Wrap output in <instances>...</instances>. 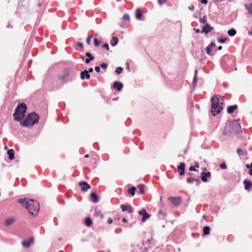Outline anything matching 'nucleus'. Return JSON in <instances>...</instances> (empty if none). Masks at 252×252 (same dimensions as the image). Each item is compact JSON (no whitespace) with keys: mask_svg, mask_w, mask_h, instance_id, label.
<instances>
[{"mask_svg":"<svg viewBox=\"0 0 252 252\" xmlns=\"http://www.w3.org/2000/svg\"><path fill=\"white\" fill-rule=\"evenodd\" d=\"M18 202L25 207L32 215H36L39 209V203L35 200L28 198L19 199Z\"/></svg>","mask_w":252,"mask_h":252,"instance_id":"f257e3e1","label":"nucleus"},{"mask_svg":"<svg viewBox=\"0 0 252 252\" xmlns=\"http://www.w3.org/2000/svg\"><path fill=\"white\" fill-rule=\"evenodd\" d=\"M239 121L240 119H237L227 124L223 131V135L231 136L241 133V126Z\"/></svg>","mask_w":252,"mask_h":252,"instance_id":"f03ea898","label":"nucleus"},{"mask_svg":"<svg viewBox=\"0 0 252 252\" xmlns=\"http://www.w3.org/2000/svg\"><path fill=\"white\" fill-rule=\"evenodd\" d=\"M211 111L212 115L217 116L222 109L223 97L220 95H214L211 98Z\"/></svg>","mask_w":252,"mask_h":252,"instance_id":"7ed1b4c3","label":"nucleus"},{"mask_svg":"<svg viewBox=\"0 0 252 252\" xmlns=\"http://www.w3.org/2000/svg\"><path fill=\"white\" fill-rule=\"evenodd\" d=\"M26 111L27 106L25 103L22 102L19 104L13 115L14 120L18 122H21L24 117Z\"/></svg>","mask_w":252,"mask_h":252,"instance_id":"20e7f679","label":"nucleus"},{"mask_svg":"<svg viewBox=\"0 0 252 252\" xmlns=\"http://www.w3.org/2000/svg\"><path fill=\"white\" fill-rule=\"evenodd\" d=\"M38 121V115L36 113L33 112L29 114L27 117L21 123V125L23 126H31L34 124H37Z\"/></svg>","mask_w":252,"mask_h":252,"instance_id":"39448f33","label":"nucleus"},{"mask_svg":"<svg viewBox=\"0 0 252 252\" xmlns=\"http://www.w3.org/2000/svg\"><path fill=\"white\" fill-rule=\"evenodd\" d=\"M70 69L65 68L62 73L58 75L57 78L59 80L63 81L65 80L70 75Z\"/></svg>","mask_w":252,"mask_h":252,"instance_id":"423d86ee","label":"nucleus"},{"mask_svg":"<svg viewBox=\"0 0 252 252\" xmlns=\"http://www.w3.org/2000/svg\"><path fill=\"white\" fill-rule=\"evenodd\" d=\"M168 199L171 201L175 207L178 206L181 203L182 200L181 196L170 197L168 198Z\"/></svg>","mask_w":252,"mask_h":252,"instance_id":"0eeeda50","label":"nucleus"},{"mask_svg":"<svg viewBox=\"0 0 252 252\" xmlns=\"http://www.w3.org/2000/svg\"><path fill=\"white\" fill-rule=\"evenodd\" d=\"M79 185L81 187V190L83 191H87L91 188V186L85 181L79 182Z\"/></svg>","mask_w":252,"mask_h":252,"instance_id":"6e6552de","label":"nucleus"},{"mask_svg":"<svg viewBox=\"0 0 252 252\" xmlns=\"http://www.w3.org/2000/svg\"><path fill=\"white\" fill-rule=\"evenodd\" d=\"M139 214L142 216V221L145 222V220L150 218V215L147 213L145 209H143L139 212Z\"/></svg>","mask_w":252,"mask_h":252,"instance_id":"1a4fd4ad","label":"nucleus"},{"mask_svg":"<svg viewBox=\"0 0 252 252\" xmlns=\"http://www.w3.org/2000/svg\"><path fill=\"white\" fill-rule=\"evenodd\" d=\"M185 164L184 163H181L177 167V170L180 176H183L185 174Z\"/></svg>","mask_w":252,"mask_h":252,"instance_id":"9d476101","label":"nucleus"},{"mask_svg":"<svg viewBox=\"0 0 252 252\" xmlns=\"http://www.w3.org/2000/svg\"><path fill=\"white\" fill-rule=\"evenodd\" d=\"M33 243V238H30L28 240H25L22 242V245L25 248H28L31 244Z\"/></svg>","mask_w":252,"mask_h":252,"instance_id":"9b49d317","label":"nucleus"},{"mask_svg":"<svg viewBox=\"0 0 252 252\" xmlns=\"http://www.w3.org/2000/svg\"><path fill=\"white\" fill-rule=\"evenodd\" d=\"M238 108L237 105L229 106L227 108V112L229 114H231L234 113L235 110H237Z\"/></svg>","mask_w":252,"mask_h":252,"instance_id":"f8f14e48","label":"nucleus"},{"mask_svg":"<svg viewBox=\"0 0 252 252\" xmlns=\"http://www.w3.org/2000/svg\"><path fill=\"white\" fill-rule=\"evenodd\" d=\"M212 27H211L208 24L206 23L205 25L203 27L202 29L201 32H205V33H208V32H210L212 30Z\"/></svg>","mask_w":252,"mask_h":252,"instance_id":"ddd939ff","label":"nucleus"},{"mask_svg":"<svg viewBox=\"0 0 252 252\" xmlns=\"http://www.w3.org/2000/svg\"><path fill=\"white\" fill-rule=\"evenodd\" d=\"M216 46V44L214 42H211L207 47H206V53L207 54L210 56H212V48Z\"/></svg>","mask_w":252,"mask_h":252,"instance_id":"4468645a","label":"nucleus"},{"mask_svg":"<svg viewBox=\"0 0 252 252\" xmlns=\"http://www.w3.org/2000/svg\"><path fill=\"white\" fill-rule=\"evenodd\" d=\"M81 78L83 80L85 78H87L89 79L90 78V75L89 73V71L86 70H85L83 71H82L80 73Z\"/></svg>","mask_w":252,"mask_h":252,"instance_id":"2eb2a0df","label":"nucleus"},{"mask_svg":"<svg viewBox=\"0 0 252 252\" xmlns=\"http://www.w3.org/2000/svg\"><path fill=\"white\" fill-rule=\"evenodd\" d=\"M114 88L116 89L118 91H121L123 87V84L119 82H115L113 84Z\"/></svg>","mask_w":252,"mask_h":252,"instance_id":"dca6fc26","label":"nucleus"},{"mask_svg":"<svg viewBox=\"0 0 252 252\" xmlns=\"http://www.w3.org/2000/svg\"><path fill=\"white\" fill-rule=\"evenodd\" d=\"M143 16V14L139 8H138L135 10V18L137 20H141L142 17Z\"/></svg>","mask_w":252,"mask_h":252,"instance_id":"f3484780","label":"nucleus"},{"mask_svg":"<svg viewBox=\"0 0 252 252\" xmlns=\"http://www.w3.org/2000/svg\"><path fill=\"white\" fill-rule=\"evenodd\" d=\"M90 196L93 203H96L98 201V197L95 192H92L90 194Z\"/></svg>","mask_w":252,"mask_h":252,"instance_id":"a211bd4d","label":"nucleus"},{"mask_svg":"<svg viewBox=\"0 0 252 252\" xmlns=\"http://www.w3.org/2000/svg\"><path fill=\"white\" fill-rule=\"evenodd\" d=\"M8 158L10 160H13L14 158V151L13 149H10L7 151Z\"/></svg>","mask_w":252,"mask_h":252,"instance_id":"6ab92c4d","label":"nucleus"},{"mask_svg":"<svg viewBox=\"0 0 252 252\" xmlns=\"http://www.w3.org/2000/svg\"><path fill=\"white\" fill-rule=\"evenodd\" d=\"M14 221V220L13 218H10L6 219L4 221V224L6 226H9L11 225L13 222Z\"/></svg>","mask_w":252,"mask_h":252,"instance_id":"aec40b11","label":"nucleus"},{"mask_svg":"<svg viewBox=\"0 0 252 252\" xmlns=\"http://www.w3.org/2000/svg\"><path fill=\"white\" fill-rule=\"evenodd\" d=\"M244 184L245 185V189L246 190H249L252 186V183L249 180H244Z\"/></svg>","mask_w":252,"mask_h":252,"instance_id":"412c9836","label":"nucleus"},{"mask_svg":"<svg viewBox=\"0 0 252 252\" xmlns=\"http://www.w3.org/2000/svg\"><path fill=\"white\" fill-rule=\"evenodd\" d=\"M124 23H128L130 21V17L127 13H125L122 17Z\"/></svg>","mask_w":252,"mask_h":252,"instance_id":"4be33fe9","label":"nucleus"},{"mask_svg":"<svg viewBox=\"0 0 252 252\" xmlns=\"http://www.w3.org/2000/svg\"><path fill=\"white\" fill-rule=\"evenodd\" d=\"M119 41V39L116 37H113L112 39L110 42V44L111 46H115L116 45Z\"/></svg>","mask_w":252,"mask_h":252,"instance_id":"5701e85b","label":"nucleus"},{"mask_svg":"<svg viewBox=\"0 0 252 252\" xmlns=\"http://www.w3.org/2000/svg\"><path fill=\"white\" fill-rule=\"evenodd\" d=\"M144 187L145 185L143 184H141L137 186V188L139 189L140 193L141 194H144L145 193V190L144 189Z\"/></svg>","mask_w":252,"mask_h":252,"instance_id":"b1692460","label":"nucleus"},{"mask_svg":"<svg viewBox=\"0 0 252 252\" xmlns=\"http://www.w3.org/2000/svg\"><path fill=\"white\" fill-rule=\"evenodd\" d=\"M85 225L87 226H90L92 223H93V222L91 219V218L90 217H87L86 219H85Z\"/></svg>","mask_w":252,"mask_h":252,"instance_id":"393cba45","label":"nucleus"},{"mask_svg":"<svg viewBox=\"0 0 252 252\" xmlns=\"http://www.w3.org/2000/svg\"><path fill=\"white\" fill-rule=\"evenodd\" d=\"M228 34L230 36L235 35L236 33V31L234 29H231L227 31Z\"/></svg>","mask_w":252,"mask_h":252,"instance_id":"a878e982","label":"nucleus"},{"mask_svg":"<svg viewBox=\"0 0 252 252\" xmlns=\"http://www.w3.org/2000/svg\"><path fill=\"white\" fill-rule=\"evenodd\" d=\"M210 228L209 226H206L203 228L204 235H208L210 233Z\"/></svg>","mask_w":252,"mask_h":252,"instance_id":"bb28decb","label":"nucleus"},{"mask_svg":"<svg viewBox=\"0 0 252 252\" xmlns=\"http://www.w3.org/2000/svg\"><path fill=\"white\" fill-rule=\"evenodd\" d=\"M136 190V188L135 187H132L130 189H128L127 192L128 193L131 194L132 196H134L135 194V191Z\"/></svg>","mask_w":252,"mask_h":252,"instance_id":"cd10ccee","label":"nucleus"},{"mask_svg":"<svg viewBox=\"0 0 252 252\" xmlns=\"http://www.w3.org/2000/svg\"><path fill=\"white\" fill-rule=\"evenodd\" d=\"M237 153L239 155H247L248 154L247 151L243 152L240 148H238L237 149Z\"/></svg>","mask_w":252,"mask_h":252,"instance_id":"c85d7f7f","label":"nucleus"},{"mask_svg":"<svg viewBox=\"0 0 252 252\" xmlns=\"http://www.w3.org/2000/svg\"><path fill=\"white\" fill-rule=\"evenodd\" d=\"M85 55L91 61L94 59V57L90 52H87Z\"/></svg>","mask_w":252,"mask_h":252,"instance_id":"c756f323","label":"nucleus"},{"mask_svg":"<svg viewBox=\"0 0 252 252\" xmlns=\"http://www.w3.org/2000/svg\"><path fill=\"white\" fill-rule=\"evenodd\" d=\"M199 181L198 179H196V178H191V177L188 178L187 179V182L189 184L191 183L193 181Z\"/></svg>","mask_w":252,"mask_h":252,"instance_id":"7c9ffc66","label":"nucleus"},{"mask_svg":"<svg viewBox=\"0 0 252 252\" xmlns=\"http://www.w3.org/2000/svg\"><path fill=\"white\" fill-rule=\"evenodd\" d=\"M94 215L96 217H99L101 219H102L104 217L103 214L101 213L100 211H97L95 212Z\"/></svg>","mask_w":252,"mask_h":252,"instance_id":"2f4dec72","label":"nucleus"},{"mask_svg":"<svg viewBox=\"0 0 252 252\" xmlns=\"http://www.w3.org/2000/svg\"><path fill=\"white\" fill-rule=\"evenodd\" d=\"M158 215L161 216L162 218H163L167 216V213L166 212H163L161 210H159L158 212Z\"/></svg>","mask_w":252,"mask_h":252,"instance_id":"473e14b6","label":"nucleus"},{"mask_svg":"<svg viewBox=\"0 0 252 252\" xmlns=\"http://www.w3.org/2000/svg\"><path fill=\"white\" fill-rule=\"evenodd\" d=\"M100 44V41L97 38H94V45L96 47H98Z\"/></svg>","mask_w":252,"mask_h":252,"instance_id":"72a5a7b5","label":"nucleus"},{"mask_svg":"<svg viewBox=\"0 0 252 252\" xmlns=\"http://www.w3.org/2000/svg\"><path fill=\"white\" fill-rule=\"evenodd\" d=\"M123 71V68L122 67H118L116 68V72L118 74H120L122 73Z\"/></svg>","mask_w":252,"mask_h":252,"instance_id":"f704fd0d","label":"nucleus"},{"mask_svg":"<svg viewBox=\"0 0 252 252\" xmlns=\"http://www.w3.org/2000/svg\"><path fill=\"white\" fill-rule=\"evenodd\" d=\"M199 22L201 23H206V22H207V17L206 16H204L203 18H200L199 19Z\"/></svg>","mask_w":252,"mask_h":252,"instance_id":"c9c22d12","label":"nucleus"},{"mask_svg":"<svg viewBox=\"0 0 252 252\" xmlns=\"http://www.w3.org/2000/svg\"><path fill=\"white\" fill-rule=\"evenodd\" d=\"M121 208L122 209V211L125 212L127 210V207L125 205H121Z\"/></svg>","mask_w":252,"mask_h":252,"instance_id":"e433bc0d","label":"nucleus"},{"mask_svg":"<svg viewBox=\"0 0 252 252\" xmlns=\"http://www.w3.org/2000/svg\"><path fill=\"white\" fill-rule=\"evenodd\" d=\"M202 175H204L206 177H209L211 174V172H202Z\"/></svg>","mask_w":252,"mask_h":252,"instance_id":"4c0bfd02","label":"nucleus"},{"mask_svg":"<svg viewBox=\"0 0 252 252\" xmlns=\"http://www.w3.org/2000/svg\"><path fill=\"white\" fill-rule=\"evenodd\" d=\"M197 73V70H196L195 71V75H194V79L193 81V84H194V85H196Z\"/></svg>","mask_w":252,"mask_h":252,"instance_id":"58836bf2","label":"nucleus"},{"mask_svg":"<svg viewBox=\"0 0 252 252\" xmlns=\"http://www.w3.org/2000/svg\"><path fill=\"white\" fill-rule=\"evenodd\" d=\"M227 40V38H223V37H221L219 40V42L221 43H224L226 40Z\"/></svg>","mask_w":252,"mask_h":252,"instance_id":"ea45409f","label":"nucleus"},{"mask_svg":"<svg viewBox=\"0 0 252 252\" xmlns=\"http://www.w3.org/2000/svg\"><path fill=\"white\" fill-rule=\"evenodd\" d=\"M91 39H92V36H88V37L87 38L86 42H87V43L88 45H90V44H91Z\"/></svg>","mask_w":252,"mask_h":252,"instance_id":"a19ab883","label":"nucleus"},{"mask_svg":"<svg viewBox=\"0 0 252 252\" xmlns=\"http://www.w3.org/2000/svg\"><path fill=\"white\" fill-rule=\"evenodd\" d=\"M100 66L102 68L105 69L107 67V64L106 63H102L100 64Z\"/></svg>","mask_w":252,"mask_h":252,"instance_id":"79ce46f5","label":"nucleus"},{"mask_svg":"<svg viewBox=\"0 0 252 252\" xmlns=\"http://www.w3.org/2000/svg\"><path fill=\"white\" fill-rule=\"evenodd\" d=\"M201 178V180L204 182H206L207 181V178L204 175H202Z\"/></svg>","mask_w":252,"mask_h":252,"instance_id":"37998d69","label":"nucleus"},{"mask_svg":"<svg viewBox=\"0 0 252 252\" xmlns=\"http://www.w3.org/2000/svg\"><path fill=\"white\" fill-rule=\"evenodd\" d=\"M102 47L104 48H105L107 50H109V46L108 44H107V43L104 44L103 45Z\"/></svg>","mask_w":252,"mask_h":252,"instance_id":"c03bdc74","label":"nucleus"},{"mask_svg":"<svg viewBox=\"0 0 252 252\" xmlns=\"http://www.w3.org/2000/svg\"><path fill=\"white\" fill-rule=\"evenodd\" d=\"M220 167L222 169H226V165L225 163H222L220 164Z\"/></svg>","mask_w":252,"mask_h":252,"instance_id":"a18cd8bd","label":"nucleus"},{"mask_svg":"<svg viewBox=\"0 0 252 252\" xmlns=\"http://www.w3.org/2000/svg\"><path fill=\"white\" fill-rule=\"evenodd\" d=\"M189 171H196L195 167L193 166H190L189 168Z\"/></svg>","mask_w":252,"mask_h":252,"instance_id":"49530a36","label":"nucleus"},{"mask_svg":"<svg viewBox=\"0 0 252 252\" xmlns=\"http://www.w3.org/2000/svg\"><path fill=\"white\" fill-rule=\"evenodd\" d=\"M76 44H77L78 46H80V47H81L82 48H84V45H83V43H81V42H77V43H76Z\"/></svg>","mask_w":252,"mask_h":252,"instance_id":"de8ad7c7","label":"nucleus"},{"mask_svg":"<svg viewBox=\"0 0 252 252\" xmlns=\"http://www.w3.org/2000/svg\"><path fill=\"white\" fill-rule=\"evenodd\" d=\"M128 213L130 214L133 212L132 209L130 206H129L128 208H127Z\"/></svg>","mask_w":252,"mask_h":252,"instance_id":"09e8293b","label":"nucleus"},{"mask_svg":"<svg viewBox=\"0 0 252 252\" xmlns=\"http://www.w3.org/2000/svg\"><path fill=\"white\" fill-rule=\"evenodd\" d=\"M94 69L96 72H100V67L98 66H96L95 67Z\"/></svg>","mask_w":252,"mask_h":252,"instance_id":"8fccbe9b","label":"nucleus"},{"mask_svg":"<svg viewBox=\"0 0 252 252\" xmlns=\"http://www.w3.org/2000/svg\"><path fill=\"white\" fill-rule=\"evenodd\" d=\"M167 0H158V2L159 4H161L165 2Z\"/></svg>","mask_w":252,"mask_h":252,"instance_id":"3c124183","label":"nucleus"},{"mask_svg":"<svg viewBox=\"0 0 252 252\" xmlns=\"http://www.w3.org/2000/svg\"><path fill=\"white\" fill-rule=\"evenodd\" d=\"M108 223H109V224H111L113 222V220L111 218H109L108 219V221H107Z\"/></svg>","mask_w":252,"mask_h":252,"instance_id":"603ef678","label":"nucleus"},{"mask_svg":"<svg viewBox=\"0 0 252 252\" xmlns=\"http://www.w3.org/2000/svg\"><path fill=\"white\" fill-rule=\"evenodd\" d=\"M189 9L190 10H193L194 6L193 5H191L190 6H189Z\"/></svg>","mask_w":252,"mask_h":252,"instance_id":"864d4df0","label":"nucleus"},{"mask_svg":"<svg viewBox=\"0 0 252 252\" xmlns=\"http://www.w3.org/2000/svg\"><path fill=\"white\" fill-rule=\"evenodd\" d=\"M91 61H90L89 58H87L85 60V63L87 64L89 63Z\"/></svg>","mask_w":252,"mask_h":252,"instance_id":"5fc2aeb1","label":"nucleus"},{"mask_svg":"<svg viewBox=\"0 0 252 252\" xmlns=\"http://www.w3.org/2000/svg\"><path fill=\"white\" fill-rule=\"evenodd\" d=\"M201 2L204 4H207L208 2L207 0H201Z\"/></svg>","mask_w":252,"mask_h":252,"instance_id":"6e6d98bb","label":"nucleus"},{"mask_svg":"<svg viewBox=\"0 0 252 252\" xmlns=\"http://www.w3.org/2000/svg\"><path fill=\"white\" fill-rule=\"evenodd\" d=\"M122 220H123V222H124V223H126L127 221V220L125 218H124Z\"/></svg>","mask_w":252,"mask_h":252,"instance_id":"4d7b16f0","label":"nucleus"},{"mask_svg":"<svg viewBox=\"0 0 252 252\" xmlns=\"http://www.w3.org/2000/svg\"><path fill=\"white\" fill-rule=\"evenodd\" d=\"M93 70H94L93 68L92 67H91L89 69V70L88 71H89V72L91 73L93 71Z\"/></svg>","mask_w":252,"mask_h":252,"instance_id":"13d9d810","label":"nucleus"},{"mask_svg":"<svg viewBox=\"0 0 252 252\" xmlns=\"http://www.w3.org/2000/svg\"><path fill=\"white\" fill-rule=\"evenodd\" d=\"M246 167H247V168H248V169H251V167H250V164H246Z\"/></svg>","mask_w":252,"mask_h":252,"instance_id":"bf43d9fd","label":"nucleus"},{"mask_svg":"<svg viewBox=\"0 0 252 252\" xmlns=\"http://www.w3.org/2000/svg\"><path fill=\"white\" fill-rule=\"evenodd\" d=\"M249 174L252 176V168L250 169V170H249Z\"/></svg>","mask_w":252,"mask_h":252,"instance_id":"052dcab7","label":"nucleus"},{"mask_svg":"<svg viewBox=\"0 0 252 252\" xmlns=\"http://www.w3.org/2000/svg\"><path fill=\"white\" fill-rule=\"evenodd\" d=\"M222 47L221 46H220L218 47V49L219 50H221L222 49Z\"/></svg>","mask_w":252,"mask_h":252,"instance_id":"680f3d73","label":"nucleus"},{"mask_svg":"<svg viewBox=\"0 0 252 252\" xmlns=\"http://www.w3.org/2000/svg\"><path fill=\"white\" fill-rule=\"evenodd\" d=\"M199 166L198 163L195 164V166H194L195 167H196L198 168V167H199Z\"/></svg>","mask_w":252,"mask_h":252,"instance_id":"e2e57ef3","label":"nucleus"},{"mask_svg":"<svg viewBox=\"0 0 252 252\" xmlns=\"http://www.w3.org/2000/svg\"><path fill=\"white\" fill-rule=\"evenodd\" d=\"M248 33L249 35H252V31H249Z\"/></svg>","mask_w":252,"mask_h":252,"instance_id":"0e129e2a","label":"nucleus"},{"mask_svg":"<svg viewBox=\"0 0 252 252\" xmlns=\"http://www.w3.org/2000/svg\"><path fill=\"white\" fill-rule=\"evenodd\" d=\"M81 59L82 60H84V59H85V57H84V56H81Z\"/></svg>","mask_w":252,"mask_h":252,"instance_id":"69168bd1","label":"nucleus"},{"mask_svg":"<svg viewBox=\"0 0 252 252\" xmlns=\"http://www.w3.org/2000/svg\"><path fill=\"white\" fill-rule=\"evenodd\" d=\"M120 26L123 27V28H125V25H122V24H120Z\"/></svg>","mask_w":252,"mask_h":252,"instance_id":"338daca9","label":"nucleus"},{"mask_svg":"<svg viewBox=\"0 0 252 252\" xmlns=\"http://www.w3.org/2000/svg\"><path fill=\"white\" fill-rule=\"evenodd\" d=\"M89 157V155H86L85 156V158H88Z\"/></svg>","mask_w":252,"mask_h":252,"instance_id":"774afa93","label":"nucleus"}]
</instances>
